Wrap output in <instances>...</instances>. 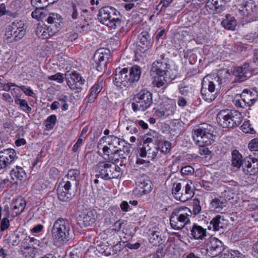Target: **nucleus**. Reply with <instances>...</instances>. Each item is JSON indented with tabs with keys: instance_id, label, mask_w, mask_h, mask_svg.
<instances>
[{
	"instance_id": "1",
	"label": "nucleus",
	"mask_w": 258,
	"mask_h": 258,
	"mask_svg": "<svg viewBox=\"0 0 258 258\" xmlns=\"http://www.w3.org/2000/svg\"><path fill=\"white\" fill-rule=\"evenodd\" d=\"M161 55V59L156 60L152 64L151 69V75L155 77L153 82L157 87L163 86L167 82H170V64L167 58Z\"/></svg>"
},
{
	"instance_id": "2",
	"label": "nucleus",
	"mask_w": 258,
	"mask_h": 258,
	"mask_svg": "<svg viewBox=\"0 0 258 258\" xmlns=\"http://www.w3.org/2000/svg\"><path fill=\"white\" fill-rule=\"evenodd\" d=\"M97 19L101 23L112 29L120 27L122 22L119 12L110 6L101 8L97 14Z\"/></svg>"
},
{
	"instance_id": "3",
	"label": "nucleus",
	"mask_w": 258,
	"mask_h": 258,
	"mask_svg": "<svg viewBox=\"0 0 258 258\" xmlns=\"http://www.w3.org/2000/svg\"><path fill=\"white\" fill-rule=\"evenodd\" d=\"M70 231L69 221L67 219L59 218L53 223L51 230L52 236L55 242L62 244L69 240Z\"/></svg>"
},
{
	"instance_id": "4",
	"label": "nucleus",
	"mask_w": 258,
	"mask_h": 258,
	"mask_svg": "<svg viewBox=\"0 0 258 258\" xmlns=\"http://www.w3.org/2000/svg\"><path fill=\"white\" fill-rule=\"evenodd\" d=\"M96 176L105 180L118 178L121 174L119 167L113 162H102L97 165Z\"/></svg>"
},
{
	"instance_id": "5",
	"label": "nucleus",
	"mask_w": 258,
	"mask_h": 258,
	"mask_svg": "<svg viewBox=\"0 0 258 258\" xmlns=\"http://www.w3.org/2000/svg\"><path fill=\"white\" fill-rule=\"evenodd\" d=\"M190 214V210L187 207L175 209L170 216V224L171 227L175 230L182 229L189 222Z\"/></svg>"
},
{
	"instance_id": "6",
	"label": "nucleus",
	"mask_w": 258,
	"mask_h": 258,
	"mask_svg": "<svg viewBox=\"0 0 258 258\" xmlns=\"http://www.w3.org/2000/svg\"><path fill=\"white\" fill-rule=\"evenodd\" d=\"M194 186L190 181L174 183L172 188L173 197L181 202H186L194 195Z\"/></svg>"
},
{
	"instance_id": "7",
	"label": "nucleus",
	"mask_w": 258,
	"mask_h": 258,
	"mask_svg": "<svg viewBox=\"0 0 258 258\" xmlns=\"http://www.w3.org/2000/svg\"><path fill=\"white\" fill-rule=\"evenodd\" d=\"M153 103L152 94L146 90H141L135 95L132 103L134 111H145Z\"/></svg>"
},
{
	"instance_id": "8",
	"label": "nucleus",
	"mask_w": 258,
	"mask_h": 258,
	"mask_svg": "<svg viewBox=\"0 0 258 258\" xmlns=\"http://www.w3.org/2000/svg\"><path fill=\"white\" fill-rule=\"evenodd\" d=\"M239 116L236 110H222L217 114V120L223 128H230L237 126L235 116Z\"/></svg>"
},
{
	"instance_id": "9",
	"label": "nucleus",
	"mask_w": 258,
	"mask_h": 258,
	"mask_svg": "<svg viewBox=\"0 0 258 258\" xmlns=\"http://www.w3.org/2000/svg\"><path fill=\"white\" fill-rule=\"evenodd\" d=\"M136 187L133 192L136 196L140 197L150 192L152 190V182L145 174L138 175L136 180Z\"/></svg>"
},
{
	"instance_id": "10",
	"label": "nucleus",
	"mask_w": 258,
	"mask_h": 258,
	"mask_svg": "<svg viewBox=\"0 0 258 258\" xmlns=\"http://www.w3.org/2000/svg\"><path fill=\"white\" fill-rule=\"evenodd\" d=\"M219 90H217V86L214 81L207 82L205 80L202 82L201 90L203 99L208 102L214 100L218 94Z\"/></svg>"
},
{
	"instance_id": "11",
	"label": "nucleus",
	"mask_w": 258,
	"mask_h": 258,
	"mask_svg": "<svg viewBox=\"0 0 258 258\" xmlns=\"http://www.w3.org/2000/svg\"><path fill=\"white\" fill-rule=\"evenodd\" d=\"M71 181L62 180L57 189V197L59 200L67 202L71 200L76 194L77 188L71 189Z\"/></svg>"
},
{
	"instance_id": "12",
	"label": "nucleus",
	"mask_w": 258,
	"mask_h": 258,
	"mask_svg": "<svg viewBox=\"0 0 258 258\" xmlns=\"http://www.w3.org/2000/svg\"><path fill=\"white\" fill-rule=\"evenodd\" d=\"M128 69L127 68H116L113 77L114 84L120 88L130 86L132 84L128 75Z\"/></svg>"
},
{
	"instance_id": "13",
	"label": "nucleus",
	"mask_w": 258,
	"mask_h": 258,
	"mask_svg": "<svg viewBox=\"0 0 258 258\" xmlns=\"http://www.w3.org/2000/svg\"><path fill=\"white\" fill-rule=\"evenodd\" d=\"M158 153L153 144L145 141L143 144H141L137 149V154L141 157H148V159L153 160Z\"/></svg>"
},
{
	"instance_id": "14",
	"label": "nucleus",
	"mask_w": 258,
	"mask_h": 258,
	"mask_svg": "<svg viewBox=\"0 0 258 258\" xmlns=\"http://www.w3.org/2000/svg\"><path fill=\"white\" fill-rule=\"evenodd\" d=\"M210 130H194L192 138L199 145H211L214 141V135Z\"/></svg>"
},
{
	"instance_id": "15",
	"label": "nucleus",
	"mask_w": 258,
	"mask_h": 258,
	"mask_svg": "<svg viewBox=\"0 0 258 258\" xmlns=\"http://www.w3.org/2000/svg\"><path fill=\"white\" fill-rule=\"evenodd\" d=\"M110 51L108 49L100 48L96 51L93 59L96 63V69L101 71L102 67H105L109 57Z\"/></svg>"
},
{
	"instance_id": "16",
	"label": "nucleus",
	"mask_w": 258,
	"mask_h": 258,
	"mask_svg": "<svg viewBox=\"0 0 258 258\" xmlns=\"http://www.w3.org/2000/svg\"><path fill=\"white\" fill-rule=\"evenodd\" d=\"M206 250L214 257L221 253L222 250L223 243L218 238L210 237L206 241Z\"/></svg>"
},
{
	"instance_id": "17",
	"label": "nucleus",
	"mask_w": 258,
	"mask_h": 258,
	"mask_svg": "<svg viewBox=\"0 0 258 258\" xmlns=\"http://www.w3.org/2000/svg\"><path fill=\"white\" fill-rule=\"evenodd\" d=\"M55 30L43 23H39L36 27L35 33L39 38L48 39L56 33Z\"/></svg>"
},
{
	"instance_id": "18",
	"label": "nucleus",
	"mask_w": 258,
	"mask_h": 258,
	"mask_svg": "<svg viewBox=\"0 0 258 258\" xmlns=\"http://www.w3.org/2000/svg\"><path fill=\"white\" fill-rule=\"evenodd\" d=\"M25 24L22 21H15L11 25L14 41L21 39L25 34Z\"/></svg>"
},
{
	"instance_id": "19",
	"label": "nucleus",
	"mask_w": 258,
	"mask_h": 258,
	"mask_svg": "<svg viewBox=\"0 0 258 258\" xmlns=\"http://www.w3.org/2000/svg\"><path fill=\"white\" fill-rule=\"evenodd\" d=\"M26 202L22 197H18L14 199L11 205L12 216L15 217L20 214L25 209Z\"/></svg>"
},
{
	"instance_id": "20",
	"label": "nucleus",
	"mask_w": 258,
	"mask_h": 258,
	"mask_svg": "<svg viewBox=\"0 0 258 258\" xmlns=\"http://www.w3.org/2000/svg\"><path fill=\"white\" fill-rule=\"evenodd\" d=\"M190 238L198 240H203L207 236V229L197 224L192 225L190 229Z\"/></svg>"
},
{
	"instance_id": "21",
	"label": "nucleus",
	"mask_w": 258,
	"mask_h": 258,
	"mask_svg": "<svg viewBox=\"0 0 258 258\" xmlns=\"http://www.w3.org/2000/svg\"><path fill=\"white\" fill-rule=\"evenodd\" d=\"M226 3L224 0H208L206 5L207 9L211 13H221L225 10Z\"/></svg>"
},
{
	"instance_id": "22",
	"label": "nucleus",
	"mask_w": 258,
	"mask_h": 258,
	"mask_svg": "<svg viewBox=\"0 0 258 258\" xmlns=\"http://www.w3.org/2000/svg\"><path fill=\"white\" fill-rule=\"evenodd\" d=\"M47 21L49 26L53 30L55 29V33L57 32L62 27L63 25L61 16L56 13L50 14L47 19Z\"/></svg>"
},
{
	"instance_id": "23",
	"label": "nucleus",
	"mask_w": 258,
	"mask_h": 258,
	"mask_svg": "<svg viewBox=\"0 0 258 258\" xmlns=\"http://www.w3.org/2000/svg\"><path fill=\"white\" fill-rule=\"evenodd\" d=\"M138 39L139 44L138 47L142 49V50H141L142 52H145L151 47V38L148 32H142L138 36Z\"/></svg>"
},
{
	"instance_id": "24",
	"label": "nucleus",
	"mask_w": 258,
	"mask_h": 258,
	"mask_svg": "<svg viewBox=\"0 0 258 258\" xmlns=\"http://www.w3.org/2000/svg\"><path fill=\"white\" fill-rule=\"evenodd\" d=\"M103 88V81L98 80L91 88L90 93L88 98H86L84 101L88 102H92L96 98L98 94L100 92Z\"/></svg>"
},
{
	"instance_id": "25",
	"label": "nucleus",
	"mask_w": 258,
	"mask_h": 258,
	"mask_svg": "<svg viewBox=\"0 0 258 258\" xmlns=\"http://www.w3.org/2000/svg\"><path fill=\"white\" fill-rule=\"evenodd\" d=\"M229 76L230 73L227 69H221L218 72L217 77L215 78L213 81L216 84L217 90H220L221 85L226 82Z\"/></svg>"
},
{
	"instance_id": "26",
	"label": "nucleus",
	"mask_w": 258,
	"mask_h": 258,
	"mask_svg": "<svg viewBox=\"0 0 258 258\" xmlns=\"http://www.w3.org/2000/svg\"><path fill=\"white\" fill-rule=\"evenodd\" d=\"M237 7L239 14L242 16L245 15L246 13L248 14L252 12L255 6L253 0H247L242 4H238Z\"/></svg>"
},
{
	"instance_id": "27",
	"label": "nucleus",
	"mask_w": 258,
	"mask_h": 258,
	"mask_svg": "<svg viewBox=\"0 0 258 258\" xmlns=\"http://www.w3.org/2000/svg\"><path fill=\"white\" fill-rule=\"evenodd\" d=\"M248 65L244 64L242 67H237L233 69V74L237 78L236 81L241 82L247 79Z\"/></svg>"
},
{
	"instance_id": "28",
	"label": "nucleus",
	"mask_w": 258,
	"mask_h": 258,
	"mask_svg": "<svg viewBox=\"0 0 258 258\" xmlns=\"http://www.w3.org/2000/svg\"><path fill=\"white\" fill-rule=\"evenodd\" d=\"M224 221L223 216L219 215H217L210 221L208 228L209 229H212L215 231H219L224 227Z\"/></svg>"
},
{
	"instance_id": "29",
	"label": "nucleus",
	"mask_w": 258,
	"mask_h": 258,
	"mask_svg": "<svg viewBox=\"0 0 258 258\" xmlns=\"http://www.w3.org/2000/svg\"><path fill=\"white\" fill-rule=\"evenodd\" d=\"M68 85L72 89L80 90L81 89V76L79 73L73 72L70 74L68 79Z\"/></svg>"
},
{
	"instance_id": "30",
	"label": "nucleus",
	"mask_w": 258,
	"mask_h": 258,
	"mask_svg": "<svg viewBox=\"0 0 258 258\" xmlns=\"http://www.w3.org/2000/svg\"><path fill=\"white\" fill-rule=\"evenodd\" d=\"M243 171L250 175L254 174L258 172V161H245L243 166Z\"/></svg>"
},
{
	"instance_id": "31",
	"label": "nucleus",
	"mask_w": 258,
	"mask_h": 258,
	"mask_svg": "<svg viewBox=\"0 0 258 258\" xmlns=\"http://www.w3.org/2000/svg\"><path fill=\"white\" fill-rule=\"evenodd\" d=\"M141 73V69L138 65H134L129 69L128 75L131 84L138 82L139 80Z\"/></svg>"
},
{
	"instance_id": "32",
	"label": "nucleus",
	"mask_w": 258,
	"mask_h": 258,
	"mask_svg": "<svg viewBox=\"0 0 258 258\" xmlns=\"http://www.w3.org/2000/svg\"><path fill=\"white\" fill-rule=\"evenodd\" d=\"M0 157L2 159L6 161L8 166L13 162L17 157L15 151L12 149H7L0 152Z\"/></svg>"
},
{
	"instance_id": "33",
	"label": "nucleus",
	"mask_w": 258,
	"mask_h": 258,
	"mask_svg": "<svg viewBox=\"0 0 258 258\" xmlns=\"http://www.w3.org/2000/svg\"><path fill=\"white\" fill-rule=\"evenodd\" d=\"M104 139H101L98 144V148L99 149L98 152L100 153V151L102 150L103 156L104 159H109V156L111 154H115V150H113V149H111L110 147H108L107 145H102V143H104Z\"/></svg>"
},
{
	"instance_id": "34",
	"label": "nucleus",
	"mask_w": 258,
	"mask_h": 258,
	"mask_svg": "<svg viewBox=\"0 0 258 258\" xmlns=\"http://www.w3.org/2000/svg\"><path fill=\"white\" fill-rule=\"evenodd\" d=\"M10 175L13 180L17 179L22 180L26 177V173L23 168L16 166L10 171Z\"/></svg>"
},
{
	"instance_id": "35",
	"label": "nucleus",
	"mask_w": 258,
	"mask_h": 258,
	"mask_svg": "<svg viewBox=\"0 0 258 258\" xmlns=\"http://www.w3.org/2000/svg\"><path fill=\"white\" fill-rule=\"evenodd\" d=\"M231 162L232 165L237 168H239L243 163L242 156L237 150H234L232 152Z\"/></svg>"
},
{
	"instance_id": "36",
	"label": "nucleus",
	"mask_w": 258,
	"mask_h": 258,
	"mask_svg": "<svg viewBox=\"0 0 258 258\" xmlns=\"http://www.w3.org/2000/svg\"><path fill=\"white\" fill-rule=\"evenodd\" d=\"M95 211L89 210L84 212V216L83 218V221L85 226H89L94 223L96 220V217L94 215Z\"/></svg>"
},
{
	"instance_id": "37",
	"label": "nucleus",
	"mask_w": 258,
	"mask_h": 258,
	"mask_svg": "<svg viewBox=\"0 0 258 258\" xmlns=\"http://www.w3.org/2000/svg\"><path fill=\"white\" fill-rule=\"evenodd\" d=\"M132 149V145L130 144L124 143L122 148L115 150V154H118V156L121 159L125 158L126 156L130 154Z\"/></svg>"
},
{
	"instance_id": "38",
	"label": "nucleus",
	"mask_w": 258,
	"mask_h": 258,
	"mask_svg": "<svg viewBox=\"0 0 258 258\" xmlns=\"http://www.w3.org/2000/svg\"><path fill=\"white\" fill-rule=\"evenodd\" d=\"M222 25L225 29L233 30L236 26V21L234 17L230 16H226V19L223 20L222 22Z\"/></svg>"
},
{
	"instance_id": "39",
	"label": "nucleus",
	"mask_w": 258,
	"mask_h": 258,
	"mask_svg": "<svg viewBox=\"0 0 258 258\" xmlns=\"http://www.w3.org/2000/svg\"><path fill=\"white\" fill-rule=\"evenodd\" d=\"M34 11L32 12L31 16L33 18L37 20H42L47 15L48 12L44 10V7H37Z\"/></svg>"
},
{
	"instance_id": "40",
	"label": "nucleus",
	"mask_w": 258,
	"mask_h": 258,
	"mask_svg": "<svg viewBox=\"0 0 258 258\" xmlns=\"http://www.w3.org/2000/svg\"><path fill=\"white\" fill-rule=\"evenodd\" d=\"M163 236L161 231H155L152 233L149 241L153 245H159L162 243Z\"/></svg>"
},
{
	"instance_id": "41",
	"label": "nucleus",
	"mask_w": 258,
	"mask_h": 258,
	"mask_svg": "<svg viewBox=\"0 0 258 258\" xmlns=\"http://www.w3.org/2000/svg\"><path fill=\"white\" fill-rule=\"evenodd\" d=\"M39 243V241L34 238L26 237L22 242L21 244L25 249H27L29 248H34L35 246L38 245Z\"/></svg>"
},
{
	"instance_id": "42",
	"label": "nucleus",
	"mask_w": 258,
	"mask_h": 258,
	"mask_svg": "<svg viewBox=\"0 0 258 258\" xmlns=\"http://www.w3.org/2000/svg\"><path fill=\"white\" fill-rule=\"evenodd\" d=\"M211 207L216 212H219L225 206V200L215 198L210 203Z\"/></svg>"
},
{
	"instance_id": "43",
	"label": "nucleus",
	"mask_w": 258,
	"mask_h": 258,
	"mask_svg": "<svg viewBox=\"0 0 258 258\" xmlns=\"http://www.w3.org/2000/svg\"><path fill=\"white\" fill-rule=\"evenodd\" d=\"M102 139H104V141L107 144H110V145H112L114 147L116 148L120 145V143H123L119 138L114 136L105 137Z\"/></svg>"
},
{
	"instance_id": "44",
	"label": "nucleus",
	"mask_w": 258,
	"mask_h": 258,
	"mask_svg": "<svg viewBox=\"0 0 258 258\" xmlns=\"http://www.w3.org/2000/svg\"><path fill=\"white\" fill-rule=\"evenodd\" d=\"M233 101L235 106L237 107L244 108L246 107L251 105V102L248 103V101L243 99L242 95L238 97H235Z\"/></svg>"
},
{
	"instance_id": "45",
	"label": "nucleus",
	"mask_w": 258,
	"mask_h": 258,
	"mask_svg": "<svg viewBox=\"0 0 258 258\" xmlns=\"http://www.w3.org/2000/svg\"><path fill=\"white\" fill-rule=\"evenodd\" d=\"M80 174L79 170L72 169L70 170L68 173V178L69 179V181H71V184H75L76 186H77L79 182L76 179L77 176Z\"/></svg>"
},
{
	"instance_id": "46",
	"label": "nucleus",
	"mask_w": 258,
	"mask_h": 258,
	"mask_svg": "<svg viewBox=\"0 0 258 258\" xmlns=\"http://www.w3.org/2000/svg\"><path fill=\"white\" fill-rule=\"evenodd\" d=\"M222 258H244V256L237 250H230L223 253Z\"/></svg>"
},
{
	"instance_id": "47",
	"label": "nucleus",
	"mask_w": 258,
	"mask_h": 258,
	"mask_svg": "<svg viewBox=\"0 0 258 258\" xmlns=\"http://www.w3.org/2000/svg\"><path fill=\"white\" fill-rule=\"evenodd\" d=\"M165 112V116H169L172 115L176 110L175 104L170 103H165L163 105V107L162 108Z\"/></svg>"
},
{
	"instance_id": "48",
	"label": "nucleus",
	"mask_w": 258,
	"mask_h": 258,
	"mask_svg": "<svg viewBox=\"0 0 258 258\" xmlns=\"http://www.w3.org/2000/svg\"><path fill=\"white\" fill-rule=\"evenodd\" d=\"M84 17L83 23L82 22V29L83 31L87 32L90 29V24L91 23V15L87 14V16H84L82 14V18Z\"/></svg>"
},
{
	"instance_id": "49",
	"label": "nucleus",
	"mask_w": 258,
	"mask_h": 258,
	"mask_svg": "<svg viewBox=\"0 0 258 258\" xmlns=\"http://www.w3.org/2000/svg\"><path fill=\"white\" fill-rule=\"evenodd\" d=\"M158 148L161 152L164 153H168L171 148V143L166 141L160 142L158 143Z\"/></svg>"
},
{
	"instance_id": "50",
	"label": "nucleus",
	"mask_w": 258,
	"mask_h": 258,
	"mask_svg": "<svg viewBox=\"0 0 258 258\" xmlns=\"http://www.w3.org/2000/svg\"><path fill=\"white\" fill-rule=\"evenodd\" d=\"M15 103L19 105L20 107L24 111L30 112L32 110L31 108L28 105L27 101L24 99H17L15 100Z\"/></svg>"
},
{
	"instance_id": "51",
	"label": "nucleus",
	"mask_w": 258,
	"mask_h": 258,
	"mask_svg": "<svg viewBox=\"0 0 258 258\" xmlns=\"http://www.w3.org/2000/svg\"><path fill=\"white\" fill-rule=\"evenodd\" d=\"M54 1L48 2V0H31V3L35 7H47L49 4H52Z\"/></svg>"
},
{
	"instance_id": "52",
	"label": "nucleus",
	"mask_w": 258,
	"mask_h": 258,
	"mask_svg": "<svg viewBox=\"0 0 258 258\" xmlns=\"http://www.w3.org/2000/svg\"><path fill=\"white\" fill-rule=\"evenodd\" d=\"M56 120V117L55 115H51L49 116L45 121V126L48 129L53 127Z\"/></svg>"
},
{
	"instance_id": "53",
	"label": "nucleus",
	"mask_w": 258,
	"mask_h": 258,
	"mask_svg": "<svg viewBox=\"0 0 258 258\" xmlns=\"http://www.w3.org/2000/svg\"><path fill=\"white\" fill-rule=\"evenodd\" d=\"M5 218H10L9 208L7 205L4 208L0 206V220Z\"/></svg>"
},
{
	"instance_id": "54",
	"label": "nucleus",
	"mask_w": 258,
	"mask_h": 258,
	"mask_svg": "<svg viewBox=\"0 0 258 258\" xmlns=\"http://www.w3.org/2000/svg\"><path fill=\"white\" fill-rule=\"evenodd\" d=\"M192 211L195 215L199 214L201 210V207L200 205V201L198 199H195L192 203Z\"/></svg>"
},
{
	"instance_id": "55",
	"label": "nucleus",
	"mask_w": 258,
	"mask_h": 258,
	"mask_svg": "<svg viewBox=\"0 0 258 258\" xmlns=\"http://www.w3.org/2000/svg\"><path fill=\"white\" fill-rule=\"evenodd\" d=\"M63 75L59 73L48 77L49 80L56 81L59 83H62L63 82Z\"/></svg>"
},
{
	"instance_id": "56",
	"label": "nucleus",
	"mask_w": 258,
	"mask_h": 258,
	"mask_svg": "<svg viewBox=\"0 0 258 258\" xmlns=\"http://www.w3.org/2000/svg\"><path fill=\"white\" fill-rule=\"evenodd\" d=\"M9 218H5L2 219L1 225H0V228L1 230L2 231H4L6 230H7L10 226V221L9 219Z\"/></svg>"
},
{
	"instance_id": "57",
	"label": "nucleus",
	"mask_w": 258,
	"mask_h": 258,
	"mask_svg": "<svg viewBox=\"0 0 258 258\" xmlns=\"http://www.w3.org/2000/svg\"><path fill=\"white\" fill-rule=\"evenodd\" d=\"M248 148L251 151H258V139L252 140L248 144Z\"/></svg>"
},
{
	"instance_id": "58",
	"label": "nucleus",
	"mask_w": 258,
	"mask_h": 258,
	"mask_svg": "<svg viewBox=\"0 0 258 258\" xmlns=\"http://www.w3.org/2000/svg\"><path fill=\"white\" fill-rule=\"evenodd\" d=\"M181 172L185 175L191 174L194 172V169L190 166H186L181 169Z\"/></svg>"
},
{
	"instance_id": "59",
	"label": "nucleus",
	"mask_w": 258,
	"mask_h": 258,
	"mask_svg": "<svg viewBox=\"0 0 258 258\" xmlns=\"http://www.w3.org/2000/svg\"><path fill=\"white\" fill-rule=\"evenodd\" d=\"M252 92H250V95H248V91L246 90H244L243 93L242 94V96L243 97V99L248 101V102H251V105L253 104L255 102L254 99L250 98V96Z\"/></svg>"
},
{
	"instance_id": "60",
	"label": "nucleus",
	"mask_w": 258,
	"mask_h": 258,
	"mask_svg": "<svg viewBox=\"0 0 258 258\" xmlns=\"http://www.w3.org/2000/svg\"><path fill=\"white\" fill-rule=\"evenodd\" d=\"M188 86L185 85L184 83L180 84L178 86L179 92L183 95H186L188 92Z\"/></svg>"
},
{
	"instance_id": "61",
	"label": "nucleus",
	"mask_w": 258,
	"mask_h": 258,
	"mask_svg": "<svg viewBox=\"0 0 258 258\" xmlns=\"http://www.w3.org/2000/svg\"><path fill=\"white\" fill-rule=\"evenodd\" d=\"M206 145H199V153L201 155H209L210 153V151L209 149L206 147Z\"/></svg>"
},
{
	"instance_id": "62",
	"label": "nucleus",
	"mask_w": 258,
	"mask_h": 258,
	"mask_svg": "<svg viewBox=\"0 0 258 258\" xmlns=\"http://www.w3.org/2000/svg\"><path fill=\"white\" fill-rule=\"evenodd\" d=\"M120 207L121 208V210L124 212H128L130 210H132V208L129 205L128 203L125 201L121 202V203L120 205Z\"/></svg>"
},
{
	"instance_id": "63",
	"label": "nucleus",
	"mask_w": 258,
	"mask_h": 258,
	"mask_svg": "<svg viewBox=\"0 0 258 258\" xmlns=\"http://www.w3.org/2000/svg\"><path fill=\"white\" fill-rule=\"evenodd\" d=\"M13 33L12 32V28H11V26L10 28L8 29V30L6 31V36L7 37V38L10 40V41L11 42L15 41Z\"/></svg>"
},
{
	"instance_id": "64",
	"label": "nucleus",
	"mask_w": 258,
	"mask_h": 258,
	"mask_svg": "<svg viewBox=\"0 0 258 258\" xmlns=\"http://www.w3.org/2000/svg\"><path fill=\"white\" fill-rule=\"evenodd\" d=\"M136 164L138 165H143L144 167H148L150 166L149 161L142 159H138L136 161Z\"/></svg>"
}]
</instances>
